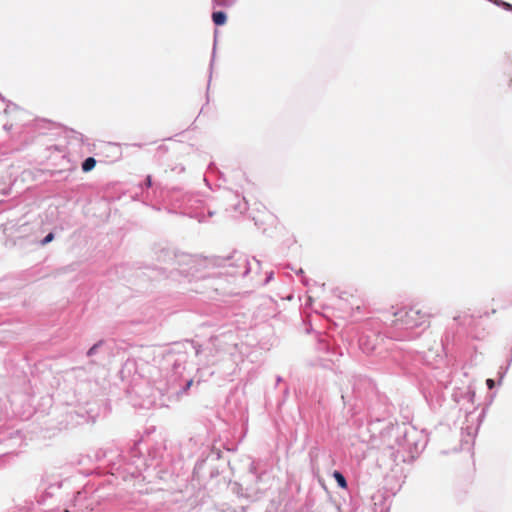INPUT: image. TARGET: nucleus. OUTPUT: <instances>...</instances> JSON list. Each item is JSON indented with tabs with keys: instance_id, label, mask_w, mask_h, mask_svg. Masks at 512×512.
Returning a JSON list of instances; mask_svg holds the SVG:
<instances>
[{
	"instance_id": "obj_1",
	"label": "nucleus",
	"mask_w": 512,
	"mask_h": 512,
	"mask_svg": "<svg viewBox=\"0 0 512 512\" xmlns=\"http://www.w3.org/2000/svg\"><path fill=\"white\" fill-rule=\"evenodd\" d=\"M396 321L408 327H418L427 323L431 317V314L424 307L418 305L412 306L409 309H400L394 313Z\"/></svg>"
},
{
	"instance_id": "obj_2",
	"label": "nucleus",
	"mask_w": 512,
	"mask_h": 512,
	"mask_svg": "<svg viewBox=\"0 0 512 512\" xmlns=\"http://www.w3.org/2000/svg\"><path fill=\"white\" fill-rule=\"evenodd\" d=\"M212 20L216 25L220 26V25H224L226 23L227 17L224 12L218 11V12H213Z\"/></svg>"
},
{
	"instance_id": "obj_3",
	"label": "nucleus",
	"mask_w": 512,
	"mask_h": 512,
	"mask_svg": "<svg viewBox=\"0 0 512 512\" xmlns=\"http://www.w3.org/2000/svg\"><path fill=\"white\" fill-rule=\"evenodd\" d=\"M96 165V160L93 157H88L82 164V170L84 172L91 171Z\"/></svg>"
},
{
	"instance_id": "obj_4",
	"label": "nucleus",
	"mask_w": 512,
	"mask_h": 512,
	"mask_svg": "<svg viewBox=\"0 0 512 512\" xmlns=\"http://www.w3.org/2000/svg\"><path fill=\"white\" fill-rule=\"evenodd\" d=\"M333 477L336 480L337 484L341 488H343V489L347 488V481H346L345 477L339 471H334Z\"/></svg>"
},
{
	"instance_id": "obj_5",
	"label": "nucleus",
	"mask_w": 512,
	"mask_h": 512,
	"mask_svg": "<svg viewBox=\"0 0 512 512\" xmlns=\"http://www.w3.org/2000/svg\"><path fill=\"white\" fill-rule=\"evenodd\" d=\"M54 238V235L52 233H49L42 241V244H47Z\"/></svg>"
},
{
	"instance_id": "obj_6",
	"label": "nucleus",
	"mask_w": 512,
	"mask_h": 512,
	"mask_svg": "<svg viewBox=\"0 0 512 512\" xmlns=\"http://www.w3.org/2000/svg\"><path fill=\"white\" fill-rule=\"evenodd\" d=\"M499 6H502V7H504L507 10H512V5L511 4H509L507 2H503L501 0H500V5Z\"/></svg>"
},
{
	"instance_id": "obj_7",
	"label": "nucleus",
	"mask_w": 512,
	"mask_h": 512,
	"mask_svg": "<svg viewBox=\"0 0 512 512\" xmlns=\"http://www.w3.org/2000/svg\"><path fill=\"white\" fill-rule=\"evenodd\" d=\"M486 384H487V386H488V388H489V389H493V388H494V386H495V382H494V380H493V379H487V380H486Z\"/></svg>"
},
{
	"instance_id": "obj_8",
	"label": "nucleus",
	"mask_w": 512,
	"mask_h": 512,
	"mask_svg": "<svg viewBox=\"0 0 512 512\" xmlns=\"http://www.w3.org/2000/svg\"><path fill=\"white\" fill-rule=\"evenodd\" d=\"M97 348L96 345H94L92 348H90L88 354L91 355L92 353H95V349Z\"/></svg>"
},
{
	"instance_id": "obj_9",
	"label": "nucleus",
	"mask_w": 512,
	"mask_h": 512,
	"mask_svg": "<svg viewBox=\"0 0 512 512\" xmlns=\"http://www.w3.org/2000/svg\"><path fill=\"white\" fill-rule=\"evenodd\" d=\"M217 5H224V2L222 0H215Z\"/></svg>"
}]
</instances>
